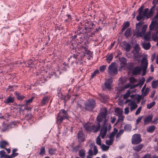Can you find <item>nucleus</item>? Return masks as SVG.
<instances>
[{"instance_id":"obj_1","label":"nucleus","mask_w":158,"mask_h":158,"mask_svg":"<svg viewBox=\"0 0 158 158\" xmlns=\"http://www.w3.org/2000/svg\"><path fill=\"white\" fill-rule=\"evenodd\" d=\"M94 23L91 22H87L85 23L84 25H83L81 27H79L76 33L77 34L71 37V44L73 48L74 49L77 45L75 43L76 41L77 45L80 44L81 45L79 49L85 54L87 55L91 54V52L88 50L87 43L86 40L85 39L84 35L86 33H89L92 30Z\"/></svg>"},{"instance_id":"obj_2","label":"nucleus","mask_w":158,"mask_h":158,"mask_svg":"<svg viewBox=\"0 0 158 158\" xmlns=\"http://www.w3.org/2000/svg\"><path fill=\"white\" fill-rule=\"evenodd\" d=\"M144 23L140 21L136 24V31L135 33V35L137 37H141L144 35V39L147 41H149L151 39L150 31L145 33L148 27L147 24L143 25Z\"/></svg>"},{"instance_id":"obj_3","label":"nucleus","mask_w":158,"mask_h":158,"mask_svg":"<svg viewBox=\"0 0 158 158\" xmlns=\"http://www.w3.org/2000/svg\"><path fill=\"white\" fill-rule=\"evenodd\" d=\"M68 118V114L66 111L62 109L59 112L56 118V122L58 124H60L64 119Z\"/></svg>"},{"instance_id":"obj_4","label":"nucleus","mask_w":158,"mask_h":158,"mask_svg":"<svg viewBox=\"0 0 158 158\" xmlns=\"http://www.w3.org/2000/svg\"><path fill=\"white\" fill-rule=\"evenodd\" d=\"M96 104L95 100L94 99H89L85 103V109L88 111H91L95 108Z\"/></svg>"},{"instance_id":"obj_5","label":"nucleus","mask_w":158,"mask_h":158,"mask_svg":"<svg viewBox=\"0 0 158 158\" xmlns=\"http://www.w3.org/2000/svg\"><path fill=\"white\" fill-rule=\"evenodd\" d=\"M107 114V110H105L104 111L101 112L98 114L97 118V121L100 123L102 121L106 123L107 119H106Z\"/></svg>"},{"instance_id":"obj_6","label":"nucleus","mask_w":158,"mask_h":158,"mask_svg":"<svg viewBox=\"0 0 158 158\" xmlns=\"http://www.w3.org/2000/svg\"><path fill=\"white\" fill-rule=\"evenodd\" d=\"M142 141L141 135L139 134H135L132 137L131 143L134 145L137 144Z\"/></svg>"},{"instance_id":"obj_7","label":"nucleus","mask_w":158,"mask_h":158,"mask_svg":"<svg viewBox=\"0 0 158 158\" xmlns=\"http://www.w3.org/2000/svg\"><path fill=\"white\" fill-rule=\"evenodd\" d=\"M108 74L111 75H116L118 73V70L116 67L114 66V63H112L108 67Z\"/></svg>"},{"instance_id":"obj_8","label":"nucleus","mask_w":158,"mask_h":158,"mask_svg":"<svg viewBox=\"0 0 158 158\" xmlns=\"http://www.w3.org/2000/svg\"><path fill=\"white\" fill-rule=\"evenodd\" d=\"M106 124L105 122H103L99 135L103 139L105 138L107 132V126L106 125Z\"/></svg>"},{"instance_id":"obj_9","label":"nucleus","mask_w":158,"mask_h":158,"mask_svg":"<svg viewBox=\"0 0 158 158\" xmlns=\"http://www.w3.org/2000/svg\"><path fill=\"white\" fill-rule=\"evenodd\" d=\"M121 47L123 48L127 52H129L131 49V45L127 43L126 41H124L121 43Z\"/></svg>"},{"instance_id":"obj_10","label":"nucleus","mask_w":158,"mask_h":158,"mask_svg":"<svg viewBox=\"0 0 158 158\" xmlns=\"http://www.w3.org/2000/svg\"><path fill=\"white\" fill-rule=\"evenodd\" d=\"M153 20L154 21H152L151 22V24L149 26L150 29V30H152L155 27L154 25L157 23V21H158V10L157 13L155 16L154 17Z\"/></svg>"},{"instance_id":"obj_11","label":"nucleus","mask_w":158,"mask_h":158,"mask_svg":"<svg viewBox=\"0 0 158 158\" xmlns=\"http://www.w3.org/2000/svg\"><path fill=\"white\" fill-rule=\"evenodd\" d=\"M140 49V47L138 44H137L135 45L134 49L131 52V53L133 54V56L134 58L137 57V55L139 53Z\"/></svg>"},{"instance_id":"obj_12","label":"nucleus","mask_w":158,"mask_h":158,"mask_svg":"<svg viewBox=\"0 0 158 158\" xmlns=\"http://www.w3.org/2000/svg\"><path fill=\"white\" fill-rule=\"evenodd\" d=\"M153 116L152 115H148L144 118V126L152 122Z\"/></svg>"},{"instance_id":"obj_13","label":"nucleus","mask_w":158,"mask_h":158,"mask_svg":"<svg viewBox=\"0 0 158 158\" xmlns=\"http://www.w3.org/2000/svg\"><path fill=\"white\" fill-rule=\"evenodd\" d=\"M15 101V98L9 96L4 101V102L7 105H10V103H14Z\"/></svg>"},{"instance_id":"obj_14","label":"nucleus","mask_w":158,"mask_h":158,"mask_svg":"<svg viewBox=\"0 0 158 158\" xmlns=\"http://www.w3.org/2000/svg\"><path fill=\"white\" fill-rule=\"evenodd\" d=\"M78 142L82 143L85 140V135L81 131H79L77 134Z\"/></svg>"},{"instance_id":"obj_15","label":"nucleus","mask_w":158,"mask_h":158,"mask_svg":"<svg viewBox=\"0 0 158 158\" xmlns=\"http://www.w3.org/2000/svg\"><path fill=\"white\" fill-rule=\"evenodd\" d=\"M142 71L141 68L139 66L135 67L132 71V73L134 75H137L140 73Z\"/></svg>"},{"instance_id":"obj_16","label":"nucleus","mask_w":158,"mask_h":158,"mask_svg":"<svg viewBox=\"0 0 158 158\" xmlns=\"http://www.w3.org/2000/svg\"><path fill=\"white\" fill-rule=\"evenodd\" d=\"M100 124L99 122L96 125H92V131H93L94 133L97 132L100 129Z\"/></svg>"},{"instance_id":"obj_17","label":"nucleus","mask_w":158,"mask_h":158,"mask_svg":"<svg viewBox=\"0 0 158 158\" xmlns=\"http://www.w3.org/2000/svg\"><path fill=\"white\" fill-rule=\"evenodd\" d=\"M99 99L102 102L105 103L108 100V96L104 94H99Z\"/></svg>"},{"instance_id":"obj_18","label":"nucleus","mask_w":158,"mask_h":158,"mask_svg":"<svg viewBox=\"0 0 158 158\" xmlns=\"http://www.w3.org/2000/svg\"><path fill=\"white\" fill-rule=\"evenodd\" d=\"M17 99L19 101H22L25 98V97L22 94L18 92L15 91L14 93Z\"/></svg>"},{"instance_id":"obj_19","label":"nucleus","mask_w":158,"mask_h":158,"mask_svg":"<svg viewBox=\"0 0 158 158\" xmlns=\"http://www.w3.org/2000/svg\"><path fill=\"white\" fill-rule=\"evenodd\" d=\"M115 111L116 112L118 113V114H119L120 115L118 117V118L117 120V123H118L120 121H123L124 118V117L121 115V112L119 109L118 108H116L115 109Z\"/></svg>"},{"instance_id":"obj_20","label":"nucleus","mask_w":158,"mask_h":158,"mask_svg":"<svg viewBox=\"0 0 158 158\" xmlns=\"http://www.w3.org/2000/svg\"><path fill=\"white\" fill-rule=\"evenodd\" d=\"M84 128L87 132H90L92 131V125L89 123H87L84 125Z\"/></svg>"},{"instance_id":"obj_21","label":"nucleus","mask_w":158,"mask_h":158,"mask_svg":"<svg viewBox=\"0 0 158 158\" xmlns=\"http://www.w3.org/2000/svg\"><path fill=\"white\" fill-rule=\"evenodd\" d=\"M86 151L84 149H82L79 150L78 155L80 158H85V157Z\"/></svg>"},{"instance_id":"obj_22","label":"nucleus","mask_w":158,"mask_h":158,"mask_svg":"<svg viewBox=\"0 0 158 158\" xmlns=\"http://www.w3.org/2000/svg\"><path fill=\"white\" fill-rule=\"evenodd\" d=\"M143 147V145L142 144H140L138 145L133 147V149L136 152H139L141 150Z\"/></svg>"},{"instance_id":"obj_23","label":"nucleus","mask_w":158,"mask_h":158,"mask_svg":"<svg viewBox=\"0 0 158 158\" xmlns=\"http://www.w3.org/2000/svg\"><path fill=\"white\" fill-rule=\"evenodd\" d=\"M141 68L145 67L147 68L148 63L147 60L145 58H143L142 59L141 61Z\"/></svg>"},{"instance_id":"obj_24","label":"nucleus","mask_w":158,"mask_h":158,"mask_svg":"<svg viewBox=\"0 0 158 158\" xmlns=\"http://www.w3.org/2000/svg\"><path fill=\"white\" fill-rule=\"evenodd\" d=\"M142 45L143 48L146 50H148L151 47L150 42H147L145 41H144L142 43Z\"/></svg>"},{"instance_id":"obj_25","label":"nucleus","mask_w":158,"mask_h":158,"mask_svg":"<svg viewBox=\"0 0 158 158\" xmlns=\"http://www.w3.org/2000/svg\"><path fill=\"white\" fill-rule=\"evenodd\" d=\"M119 60L121 62V68H123L125 67L127 64V59L124 57H122L119 59Z\"/></svg>"},{"instance_id":"obj_26","label":"nucleus","mask_w":158,"mask_h":158,"mask_svg":"<svg viewBox=\"0 0 158 158\" xmlns=\"http://www.w3.org/2000/svg\"><path fill=\"white\" fill-rule=\"evenodd\" d=\"M129 105L130 106V110L131 111H132L133 110L136 108L138 107V106L133 101L131 102L128 104V105Z\"/></svg>"},{"instance_id":"obj_27","label":"nucleus","mask_w":158,"mask_h":158,"mask_svg":"<svg viewBox=\"0 0 158 158\" xmlns=\"http://www.w3.org/2000/svg\"><path fill=\"white\" fill-rule=\"evenodd\" d=\"M9 145L8 143L5 140L0 142V147L2 148H5L6 147Z\"/></svg>"},{"instance_id":"obj_28","label":"nucleus","mask_w":158,"mask_h":158,"mask_svg":"<svg viewBox=\"0 0 158 158\" xmlns=\"http://www.w3.org/2000/svg\"><path fill=\"white\" fill-rule=\"evenodd\" d=\"M145 81V78L144 77H142L141 79L139 80V83L135 85H134V87H137L139 85H140V86H142L144 84Z\"/></svg>"},{"instance_id":"obj_29","label":"nucleus","mask_w":158,"mask_h":158,"mask_svg":"<svg viewBox=\"0 0 158 158\" xmlns=\"http://www.w3.org/2000/svg\"><path fill=\"white\" fill-rule=\"evenodd\" d=\"M156 127L154 125L148 127L147 128V131L149 133H152L155 129Z\"/></svg>"},{"instance_id":"obj_30","label":"nucleus","mask_w":158,"mask_h":158,"mask_svg":"<svg viewBox=\"0 0 158 158\" xmlns=\"http://www.w3.org/2000/svg\"><path fill=\"white\" fill-rule=\"evenodd\" d=\"M49 100V98L48 96L44 97L42 100L41 103L42 105H44L48 103Z\"/></svg>"},{"instance_id":"obj_31","label":"nucleus","mask_w":158,"mask_h":158,"mask_svg":"<svg viewBox=\"0 0 158 158\" xmlns=\"http://www.w3.org/2000/svg\"><path fill=\"white\" fill-rule=\"evenodd\" d=\"M130 23L129 22L127 21L124 23L123 25V27L122 29V31L123 32L125 30L130 26Z\"/></svg>"},{"instance_id":"obj_32","label":"nucleus","mask_w":158,"mask_h":158,"mask_svg":"<svg viewBox=\"0 0 158 158\" xmlns=\"http://www.w3.org/2000/svg\"><path fill=\"white\" fill-rule=\"evenodd\" d=\"M131 28L127 29L124 33V35L126 37H128L131 35Z\"/></svg>"},{"instance_id":"obj_33","label":"nucleus","mask_w":158,"mask_h":158,"mask_svg":"<svg viewBox=\"0 0 158 158\" xmlns=\"http://www.w3.org/2000/svg\"><path fill=\"white\" fill-rule=\"evenodd\" d=\"M46 151L45 148L44 147H42L40 149V151L39 153V154L41 156H44L45 154Z\"/></svg>"},{"instance_id":"obj_34","label":"nucleus","mask_w":158,"mask_h":158,"mask_svg":"<svg viewBox=\"0 0 158 158\" xmlns=\"http://www.w3.org/2000/svg\"><path fill=\"white\" fill-rule=\"evenodd\" d=\"M131 130V127L129 124H126L124 126V130L125 131L129 132Z\"/></svg>"},{"instance_id":"obj_35","label":"nucleus","mask_w":158,"mask_h":158,"mask_svg":"<svg viewBox=\"0 0 158 158\" xmlns=\"http://www.w3.org/2000/svg\"><path fill=\"white\" fill-rule=\"evenodd\" d=\"M106 61L108 63H110V61L112 60L113 56L112 54H111L109 55L108 56H106Z\"/></svg>"},{"instance_id":"obj_36","label":"nucleus","mask_w":158,"mask_h":158,"mask_svg":"<svg viewBox=\"0 0 158 158\" xmlns=\"http://www.w3.org/2000/svg\"><path fill=\"white\" fill-rule=\"evenodd\" d=\"M56 149L54 148H52L48 150L49 153L51 155H53L55 154Z\"/></svg>"},{"instance_id":"obj_37","label":"nucleus","mask_w":158,"mask_h":158,"mask_svg":"<svg viewBox=\"0 0 158 158\" xmlns=\"http://www.w3.org/2000/svg\"><path fill=\"white\" fill-rule=\"evenodd\" d=\"M152 84V87L153 88H156L158 86V80L153 81Z\"/></svg>"},{"instance_id":"obj_38","label":"nucleus","mask_w":158,"mask_h":158,"mask_svg":"<svg viewBox=\"0 0 158 158\" xmlns=\"http://www.w3.org/2000/svg\"><path fill=\"white\" fill-rule=\"evenodd\" d=\"M57 94L59 96V97H60V99H61L62 100H64L65 101V96L64 95H63L61 94V92L60 90H58L57 91Z\"/></svg>"},{"instance_id":"obj_39","label":"nucleus","mask_w":158,"mask_h":158,"mask_svg":"<svg viewBox=\"0 0 158 158\" xmlns=\"http://www.w3.org/2000/svg\"><path fill=\"white\" fill-rule=\"evenodd\" d=\"M110 139L106 141V144L109 145H111L113 143L114 139L110 138Z\"/></svg>"},{"instance_id":"obj_40","label":"nucleus","mask_w":158,"mask_h":158,"mask_svg":"<svg viewBox=\"0 0 158 158\" xmlns=\"http://www.w3.org/2000/svg\"><path fill=\"white\" fill-rule=\"evenodd\" d=\"M81 146L80 145L75 146L73 147V151L74 152H77L80 148H81Z\"/></svg>"},{"instance_id":"obj_41","label":"nucleus","mask_w":158,"mask_h":158,"mask_svg":"<svg viewBox=\"0 0 158 158\" xmlns=\"http://www.w3.org/2000/svg\"><path fill=\"white\" fill-rule=\"evenodd\" d=\"M156 104V102L154 101L152 102L149 104H148L147 105V108L148 109L151 108Z\"/></svg>"},{"instance_id":"obj_42","label":"nucleus","mask_w":158,"mask_h":158,"mask_svg":"<svg viewBox=\"0 0 158 158\" xmlns=\"http://www.w3.org/2000/svg\"><path fill=\"white\" fill-rule=\"evenodd\" d=\"M145 18V17L143 16L142 14H139V15H137L136 17V19L138 21H140L142 19H144Z\"/></svg>"},{"instance_id":"obj_43","label":"nucleus","mask_w":158,"mask_h":158,"mask_svg":"<svg viewBox=\"0 0 158 158\" xmlns=\"http://www.w3.org/2000/svg\"><path fill=\"white\" fill-rule=\"evenodd\" d=\"M101 148H102V150L103 151H107L108 150L109 148V146L106 145L104 144H102V145Z\"/></svg>"},{"instance_id":"obj_44","label":"nucleus","mask_w":158,"mask_h":158,"mask_svg":"<svg viewBox=\"0 0 158 158\" xmlns=\"http://www.w3.org/2000/svg\"><path fill=\"white\" fill-rule=\"evenodd\" d=\"M124 130L123 129H121L120 130L119 132L117 133L116 135V138H119L121 135H122L123 132Z\"/></svg>"},{"instance_id":"obj_45","label":"nucleus","mask_w":158,"mask_h":158,"mask_svg":"<svg viewBox=\"0 0 158 158\" xmlns=\"http://www.w3.org/2000/svg\"><path fill=\"white\" fill-rule=\"evenodd\" d=\"M149 9L148 8H147L144 9L143 11H142V15L144 17L145 16L147 17V15H148V11Z\"/></svg>"},{"instance_id":"obj_46","label":"nucleus","mask_w":158,"mask_h":158,"mask_svg":"<svg viewBox=\"0 0 158 158\" xmlns=\"http://www.w3.org/2000/svg\"><path fill=\"white\" fill-rule=\"evenodd\" d=\"M149 88L148 87H147L146 88L144 91H143L142 93L143 95V96H145L147 95L149 93Z\"/></svg>"},{"instance_id":"obj_47","label":"nucleus","mask_w":158,"mask_h":158,"mask_svg":"<svg viewBox=\"0 0 158 158\" xmlns=\"http://www.w3.org/2000/svg\"><path fill=\"white\" fill-rule=\"evenodd\" d=\"M96 143L99 145H101V139L100 137V135H99L97 137L96 140Z\"/></svg>"},{"instance_id":"obj_48","label":"nucleus","mask_w":158,"mask_h":158,"mask_svg":"<svg viewBox=\"0 0 158 158\" xmlns=\"http://www.w3.org/2000/svg\"><path fill=\"white\" fill-rule=\"evenodd\" d=\"M130 91L129 90L127 91L124 95L123 98L124 99H126L127 98L130 96Z\"/></svg>"},{"instance_id":"obj_49","label":"nucleus","mask_w":158,"mask_h":158,"mask_svg":"<svg viewBox=\"0 0 158 158\" xmlns=\"http://www.w3.org/2000/svg\"><path fill=\"white\" fill-rule=\"evenodd\" d=\"M153 11L152 10L150 9L147 15V18H148L151 17L153 13Z\"/></svg>"},{"instance_id":"obj_50","label":"nucleus","mask_w":158,"mask_h":158,"mask_svg":"<svg viewBox=\"0 0 158 158\" xmlns=\"http://www.w3.org/2000/svg\"><path fill=\"white\" fill-rule=\"evenodd\" d=\"M34 97H32L29 99L25 101L26 104L27 105H28L29 103H31L34 99Z\"/></svg>"},{"instance_id":"obj_51","label":"nucleus","mask_w":158,"mask_h":158,"mask_svg":"<svg viewBox=\"0 0 158 158\" xmlns=\"http://www.w3.org/2000/svg\"><path fill=\"white\" fill-rule=\"evenodd\" d=\"M6 153L4 150L0 151V158L5 157Z\"/></svg>"},{"instance_id":"obj_52","label":"nucleus","mask_w":158,"mask_h":158,"mask_svg":"<svg viewBox=\"0 0 158 158\" xmlns=\"http://www.w3.org/2000/svg\"><path fill=\"white\" fill-rule=\"evenodd\" d=\"M99 73V72L98 69L95 70L91 75V78L92 79L96 74H98Z\"/></svg>"},{"instance_id":"obj_53","label":"nucleus","mask_w":158,"mask_h":158,"mask_svg":"<svg viewBox=\"0 0 158 158\" xmlns=\"http://www.w3.org/2000/svg\"><path fill=\"white\" fill-rule=\"evenodd\" d=\"M106 66L105 65H103L99 68V70L101 72H103L104 70L106 69Z\"/></svg>"},{"instance_id":"obj_54","label":"nucleus","mask_w":158,"mask_h":158,"mask_svg":"<svg viewBox=\"0 0 158 158\" xmlns=\"http://www.w3.org/2000/svg\"><path fill=\"white\" fill-rule=\"evenodd\" d=\"M32 117V115L31 114H27L26 115L25 118L26 120L29 121L31 119Z\"/></svg>"},{"instance_id":"obj_55","label":"nucleus","mask_w":158,"mask_h":158,"mask_svg":"<svg viewBox=\"0 0 158 158\" xmlns=\"http://www.w3.org/2000/svg\"><path fill=\"white\" fill-rule=\"evenodd\" d=\"M78 56V54H73V56H71L69 58H68V61L69 62V60H70L71 59H72L74 58L75 59H77V56Z\"/></svg>"},{"instance_id":"obj_56","label":"nucleus","mask_w":158,"mask_h":158,"mask_svg":"<svg viewBox=\"0 0 158 158\" xmlns=\"http://www.w3.org/2000/svg\"><path fill=\"white\" fill-rule=\"evenodd\" d=\"M157 34L155 33L152 36V40L153 41H156V40H158V35H157Z\"/></svg>"},{"instance_id":"obj_57","label":"nucleus","mask_w":158,"mask_h":158,"mask_svg":"<svg viewBox=\"0 0 158 158\" xmlns=\"http://www.w3.org/2000/svg\"><path fill=\"white\" fill-rule=\"evenodd\" d=\"M142 107L141 106H140L138 108L135 112V114L136 115H138L140 114L141 110L142 109Z\"/></svg>"},{"instance_id":"obj_58","label":"nucleus","mask_w":158,"mask_h":158,"mask_svg":"<svg viewBox=\"0 0 158 158\" xmlns=\"http://www.w3.org/2000/svg\"><path fill=\"white\" fill-rule=\"evenodd\" d=\"M134 63L133 62H130L128 63V67L129 69L132 68L134 66Z\"/></svg>"},{"instance_id":"obj_59","label":"nucleus","mask_w":158,"mask_h":158,"mask_svg":"<svg viewBox=\"0 0 158 158\" xmlns=\"http://www.w3.org/2000/svg\"><path fill=\"white\" fill-rule=\"evenodd\" d=\"M147 68L145 67L141 68L142 70V76H143L145 75L147 72Z\"/></svg>"},{"instance_id":"obj_60","label":"nucleus","mask_w":158,"mask_h":158,"mask_svg":"<svg viewBox=\"0 0 158 158\" xmlns=\"http://www.w3.org/2000/svg\"><path fill=\"white\" fill-rule=\"evenodd\" d=\"M105 86L106 88L110 89L111 88V85L105 82L104 83Z\"/></svg>"},{"instance_id":"obj_61","label":"nucleus","mask_w":158,"mask_h":158,"mask_svg":"<svg viewBox=\"0 0 158 158\" xmlns=\"http://www.w3.org/2000/svg\"><path fill=\"white\" fill-rule=\"evenodd\" d=\"M98 152V150L97 149V147L94 146V155H96Z\"/></svg>"},{"instance_id":"obj_62","label":"nucleus","mask_w":158,"mask_h":158,"mask_svg":"<svg viewBox=\"0 0 158 158\" xmlns=\"http://www.w3.org/2000/svg\"><path fill=\"white\" fill-rule=\"evenodd\" d=\"M151 154L150 153H148L145 154L142 158H151Z\"/></svg>"},{"instance_id":"obj_63","label":"nucleus","mask_w":158,"mask_h":158,"mask_svg":"<svg viewBox=\"0 0 158 158\" xmlns=\"http://www.w3.org/2000/svg\"><path fill=\"white\" fill-rule=\"evenodd\" d=\"M112 82V78H109L106 80L105 82L111 85Z\"/></svg>"},{"instance_id":"obj_64","label":"nucleus","mask_w":158,"mask_h":158,"mask_svg":"<svg viewBox=\"0 0 158 158\" xmlns=\"http://www.w3.org/2000/svg\"><path fill=\"white\" fill-rule=\"evenodd\" d=\"M130 80L131 83H133L136 81V79L134 77H131L130 78Z\"/></svg>"}]
</instances>
